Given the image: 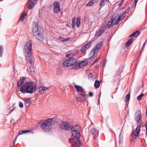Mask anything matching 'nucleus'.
I'll list each match as a JSON object with an SVG mask.
<instances>
[{
  "label": "nucleus",
  "instance_id": "1",
  "mask_svg": "<svg viewBox=\"0 0 147 147\" xmlns=\"http://www.w3.org/2000/svg\"><path fill=\"white\" fill-rule=\"evenodd\" d=\"M71 130L74 138L70 139L69 141H70V142L73 146L75 147H80L81 143L80 139V126L78 125L72 126Z\"/></svg>",
  "mask_w": 147,
  "mask_h": 147
},
{
  "label": "nucleus",
  "instance_id": "2",
  "mask_svg": "<svg viewBox=\"0 0 147 147\" xmlns=\"http://www.w3.org/2000/svg\"><path fill=\"white\" fill-rule=\"evenodd\" d=\"M58 122V119L57 117L52 118L48 119L45 120H42L39 122L40 128L45 132H48L51 131L52 124H55Z\"/></svg>",
  "mask_w": 147,
  "mask_h": 147
},
{
  "label": "nucleus",
  "instance_id": "3",
  "mask_svg": "<svg viewBox=\"0 0 147 147\" xmlns=\"http://www.w3.org/2000/svg\"><path fill=\"white\" fill-rule=\"evenodd\" d=\"M36 86L33 82H24L20 88V90L22 93H28L32 94L35 91Z\"/></svg>",
  "mask_w": 147,
  "mask_h": 147
},
{
  "label": "nucleus",
  "instance_id": "4",
  "mask_svg": "<svg viewBox=\"0 0 147 147\" xmlns=\"http://www.w3.org/2000/svg\"><path fill=\"white\" fill-rule=\"evenodd\" d=\"M32 43L31 41L29 40L27 42L24 46L23 49L24 53L25 55L27 57L26 59L27 61L31 57L32 54Z\"/></svg>",
  "mask_w": 147,
  "mask_h": 147
},
{
  "label": "nucleus",
  "instance_id": "5",
  "mask_svg": "<svg viewBox=\"0 0 147 147\" xmlns=\"http://www.w3.org/2000/svg\"><path fill=\"white\" fill-rule=\"evenodd\" d=\"M125 13H124L122 14L121 16H119L118 18L117 19L116 22L114 23V21L115 20L117 17V15H114L110 19L109 21L107 23V26L109 28H110L113 26L114 25H117L119 23V22L123 19L125 15Z\"/></svg>",
  "mask_w": 147,
  "mask_h": 147
},
{
  "label": "nucleus",
  "instance_id": "6",
  "mask_svg": "<svg viewBox=\"0 0 147 147\" xmlns=\"http://www.w3.org/2000/svg\"><path fill=\"white\" fill-rule=\"evenodd\" d=\"M68 59H64L63 60V65L65 67H69L76 65L77 62L76 59L71 57H68Z\"/></svg>",
  "mask_w": 147,
  "mask_h": 147
},
{
  "label": "nucleus",
  "instance_id": "7",
  "mask_svg": "<svg viewBox=\"0 0 147 147\" xmlns=\"http://www.w3.org/2000/svg\"><path fill=\"white\" fill-rule=\"evenodd\" d=\"M38 26L37 24L35 25V28L33 29V31L34 35L37 39L43 41L45 39V37L42 32L38 30Z\"/></svg>",
  "mask_w": 147,
  "mask_h": 147
},
{
  "label": "nucleus",
  "instance_id": "8",
  "mask_svg": "<svg viewBox=\"0 0 147 147\" xmlns=\"http://www.w3.org/2000/svg\"><path fill=\"white\" fill-rule=\"evenodd\" d=\"M59 127L62 130L69 131L71 129L72 125L68 122H63L59 125Z\"/></svg>",
  "mask_w": 147,
  "mask_h": 147
},
{
  "label": "nucleus",
  "instance_id": "9",
  "mask_svg": "<svg viewBox=\"0 0 147 147\" xmlns=\"http://www.w3.org/2000/svg\"><path fill=\"white\" fill-rule=\"evenodd\" d=\"M34 60V58L33 57H31L29 59L28 62L29 63V69H28V71L31 73V74L34 75L35 73L34 72V68L33 65L32 64V63Z\"/></svg>",
  "mask_w": 147,
  "mask_h": 147
},
{
  "label": "nucleus",
  "instance_id": "10",
  "mask_svg": "<svg viewBox=\"0 0 147 147\" xmlns=\"http://www.w3.org/2000/svg\"><path fill=\"white\" fill-rule=\"evenodd\" d=\"M74 87L76 89L78 92H81V93L79 94V95L82 96L84 98L87 97L88 95L86 94L85 90L81 86L75 84L74 85Z\"/></svg>",
  "mask_w": 147,
  "mask_h": 147
},
{
  "label": "nucleus",
  "instance_id": "11",
  "mask_svg": "<svg viewBox=\"0 0 147 147\" xmlns=\"http://www.w3.org/2000/svg\"><path fill=\"white\" fill-rule=\"evenodd\" d=\"M102 44L103 42L101 41L97 43L93 49L90 52V54H93V55H94L96 51H99L101 49Z\"/></svg>",
  "mask_w": 147,
  "mask_h": 147
},
{
  "label": "nucleus",
  "instance_id": "12",
  "mask_svg": "<svg viewBox=\"0 0 147 147\" xmlns=\"http://www.w3.org/2000/svg\"><path fill=\"white\" fill-rule=\"evenodd\" d=\"M88 63L87 60H85L83 61L79 62L78 63H76L75 65V67L74 68H78L82 67H83L86 66Z\"/></svg>",
  "mask_w": 147,
  "mask_h": 147
},
{
  "label": "nucleus",
  "instance_id": "13",
  "mask_svg": "<svg viewBox=\"0 0 147 147\" xmlns=\"http://www.w3.org/2000/svg\"><path fill=\"white\" fill-rule=\"evenodd\" d=\"M54 11L55 13H58L60 11V4L59 3L56 1L53 4Z\"/></svg>",
  "mask_w": 147,
  "mask_h": 147
},
{
  "label": "nucleus",
  "instance_id": "14",
  "mask_svg": "<svg viewBox=\"0 0 147 147\" xmlns=\"http://www.w3.org/2000/svg\"><path fill=\"white\" fill-rule=\"evenodd\" d=\"M89 136L92 135L94 136V140L96 139V137L98 136V133L97 130L94 128H92L90 130L89 133Z\"/></svg>",
  "mask_w": 147,
  "mask_h": 147
},
{
  "label": "nucleus",
  "instance_id": "15",
  "mask_svg": "<svg viewBox=\"0 0 147 147\" xmlns=\"http://www.w3.org/2000/svg\"><path fill=\"white\" fill-rule=\"evenodd\" d=\"M106 27L105 26H102L100 29L95 34V36L98 37L101 36L103 32L106 30Z\"/></svg>",
  "mask_w": 147,
  "mask_h": 147
},
{
  "label": "nucleus",
  "instance_id": "16",
  "mask_svg": "<svg viewBox=\"0 0 147 147\" xmlns=\"http://www.w3.org/2000/svg\"><path fill=\"white\" fill-rule=\"evenodd\" d=\"M141 126H138L132 134L133 138L135 139L139 134Z\"/></svg>",
  "mask_w": 147,
  "mask_h": 147
},
{
  "label": "nucleus",
  "instance_id": "17",
  "mask_svg": "<svg viewBox=\"0 0 147 147\" xmlns=\"http://www.w3.org/2000/svg\"><path fill=\"white\" fill-rule=\"evenodd\" d=\"M91 43L90 42H88L85 45L83 46L80 50L79 51L81 53L83 52L86 49H88L91 46Z\"/></svg>",
  "mask_w": 147,
  "mask_h": 147
},
{
  "label": "nucleus",
  "instance_id": "18",
  "mask_svg": "<svg viewBox=\"0 0 147 147\" xmlns=\"http://www.w3.org/2000/svg\"><path fill=\"white\" fill-rule=\"evenodd\" d=\"M37 3L36 0H30L28 2V8L29 9L32 8L34 5L36 4Z\"/></svg>",
  "mask_w": 147,
  "mask_h": 147
},
{
  "label": "nucleus",
  "instance_id": "19",
  "mask_svg": "<svg viewBox=\"0 0 147 147\" xmlns=\"http://www.w3.org/2000/svg\"><path fill=\"white\" fill-rule=\"evenodd\" d=\"M48 89V88L45 87L44 86H41L39 88V91L41 94H45L46 91Z\"/></svg>",
  "mask_w": 147,
  "mask_h": 147
},
{
  "label": "nucleus",
  "instance_id": "20",
  "mask_svg": "<svg viewBox=\"0 0 147 147\" xmlns=\"http://www.w3.org/2000/svg\"><path fill=\"white\" fill-rule=\"evenodd\" d=\"M136 116L135 117V119L136 122L138 123L139 121L141 120V116L140 115V112L139 111H138L136 112Z\"/></svg>",
  "mask_w": 147,
  "mask_h": 147
},
{
  "label": "nucleus",
  "instance_id": "21",
  "mask_svg": "<svg viewBox=\"0 0 147 147\" xmlns=\"http://www.w3.org/2000/svg\"><path fill=\"white\" fill-rule=\"evenodd\" d=\"M25 78L24 77H22L20 79L19 81H18V83H17V85L19 87L21 86V85H22L23 83L24 82H25Z\"/></svg>",
  "mask_w": 147,
  "mask_h": 147
},
{
  "label": "nucleus",
  "instance_id": "22",
  "mask_svg": "<svg viewBox=\"0 0 147 147\" xmlns=\"http://www.w3.org/2000/svg\"><path fill=\"white\" fill-rule=\"evenodd\" d=\"M79 52H80V51H78V50H77L72 53H70L69 54L67 55L66 56L67 57H74V55H76Z\"/></svg>",
  "mask_w": 147,
  "mask_h": 147
},
{
  "label": "nucleus",
  "instance_id": "23",
  "mask_svg": "<svg viewBox=\"0 0 147 147\" xmlns=\"http://www.w3.org/2000/svg\"><path fill=\"white\" fill-rule=\"evenodd\" d=\"M123 136L121 134L119 135V145H122L123 144Z\"/></svg>",
  "mask_w": 147,
  "mask_h": 147
},
{
  "label": "nucleus",
  "instance_id": "24",
  "mask_svg": "<svg viewBox=\"0 0 147 147\" xmlns=\"http://www.w3.org/2000/svg\"><path fill=\"white\" fill-rule=\"evenodd\" d=\"M27 16V14H26L25 12H23L19 20L22 21H23L24 19L26 18Z\"/></svg>",
  "mask_w": 147,
  "mask_h": 147
},
{
  "label": "nucleus",
  "instance_id": "25",
  "mask_svg": "<svg viewBox=\"0 0 147 147\" xmlns=\"http://www.w3.org/2000/svg\"><path fill=\"white\" fill-rule=\"evenodd\" d=\"M80 20L81 19L80 17L79 16L78 17L76 20V26L78 28H79L80 26Z\"/></svg>",
  "mask_w": 147,
  "mask_h": 147
},
{
  "label": "nucleus",
  "instance_id": "26",
  "mask_svg": "<svg viewBox=\"0 0 147 147\" xmlns=\"http://www.w3.org/2000/svg\"><path fill=\"white\" fill-rule=\"evenodd\" d=\"M59 38L60 41L63 42L67 41L70 40V38H64L61 36H59Z\"/></svg>",
  "mask_w": 147,
  "mask_h": 147
},
{
  "label": "nucleus",
  "instance_id": "27",
  "mask_svg": "<svg viewBox=\"0 0 147 147\" xmlns=\"http://www.w3.org/2000/svg\"><path fill=\"white\" fill-rule=\"evenodd\" d=\"M100 86V83L98 80H96L94 82V86L96 88H98Z\"/></svg>",
  "mask_w": 147,
  "mask_h": 147
},
{
  "label": "nucleus",
  "instance_id": "28",
  "mask_svg": "<svg viewBox=\"0 0 147 147\" xmlns=\"http://www.w3.org/2000/svg\"><path fill=\"white\" fill-rule=\"evenodd\" d=\"M133 38H131L128 40L127 43H126V47H129L130 45L133 42Z\"/></svg>",
  "mask_w": 147,
  "mask_h": 147
},
{
  "label": "nucleus",
  "instance_id": "29",
  "mask_svg": "<svg viewBox=\"0 0 147 147\" xmlns=\"http://www.w3.org/2000/svg\"><path fill=\"white\" fill-rule=\"evenodd\" d=\"M72 20V28H74L75 26L76 21V18L75 17L73 18Z\"/></svg>",
  "mask_w": 147,
  "mask_h": 147
},
{
  "label": "nucleus",
  "instance_id": "30",
  "mask_svg": "<svg viewBox=\"0 0 147 147\" xmlns=\"http://www.w3.org/2000/svg\"><path fill=\"white\" fill-rule=\"evenodd\" d=\"M95 2L94 0H92L90 1L88 3H87L86 6H92L93 5L94 3Z\"/></svg>",
  "mask_w": 147,
  "mask_h": 147
},
{
  "label": "nucleus",
  "instance_id": "31",
  "mask_svg": "<svg viewBox=\"0 0 147 147\" xmlns=\"http://www.w3.org/2000/svg\"><path fill=\"white\" fill-rule=\"evenodd\" d=\"M82 98L84 99L87 98L86 97L84 98L82 96L80 95L77 97V100L78 101H82L83 100Z\"/></svg>",
  "mask_w": 147,
  "mask_h": 147
},
{
  "label": "nucleus",
  "instance_id": "32",
  "mask_svg": "<svg viewBox=\"0 0 147 147\" xmlns=\"http://www.w3.org/2000/svg\"><path fill=\"white\" fill-rule=\"evenodd\" d=\"M3 47L2 45H0V56L2 57L3 53Z\"/></svg>",
  "mask_w": 147,
  "mask_h": 147
},
{
  "label": "nucleus",
  "instance_id": "33",
  "mask_svg": "<svg viewBox=\"0 0 147 147\" xmlns=\"http://www.w3.org/2000/svg\"><path fill=\"white\" fill-rule=\"evenodd\" d=\"M134 37H137L140 34V32L138 31H136L133 33Z\"/></svg>",
  "mask_w": 147,
  "mask_h": 147
},
{
  "label": "nucleus",
  "instance_id": "34",
  "mask_svg": "<svg viewBox=\"0 0 147 147\" xmlns=\"http://www.w3.org/2000/svg\"><path fill=\"white\" fill-rule=\"evenodd\" d=\"M130 96V94L129 93H128L127 94L125 97V99L126 101H128L129 100Z\"/></svg>",
  "mask_w": 147,
  "mask_h": 147
},
{
  "label": "nucleus",
  "instance_id": "35",
  "mask_svg": "<svg viewBox=\"0 0 147 147\" xmlns=\"http://www.w3.org/2000/svg\"><path fill=\"white\" fill-rule=\"evenodd\" d=\"M144 94L143 93L141 94L140 95L138 96L137 97V99L138 100H140L144 96Z\"/></svg>",
  "mask_w": 147,
  "mask_h": 147
},
{
  "label": "nucleus",
  "instance_id": "36",
  "mask_svg": "<svg viewBox=\"0 0 147 147\" xmlns=\"http://www.w3.org/2000/svg\"><path fill=\"white\" fill-rule=\"evenodd\" d=\"M31 102H25L24 105L26 107H28L30 105V104Z\"/></svg>",
  "mask_w": 147,
  "mask_h": 147
},
{
  "label": "nucleus",
  "instance_id": "37",
  "mask_svg": "<svg viewBox=\"0 0 147 147\" xmlns=\"http://www.w3.org/2000/svg\"><path fill=\"white\" fill-rule=\"evenodd\" d=\"M93 78L92 74V73H90L88 76V78L89 79H92Z\"/></svg>",
  "mask_w": 147,
  "mask_h": 147
},
{
  "label": "nucleus",
  "instance_id": "38",
  "mask_svg": "<svg viewBox=\"0 0 147 147\" xmlns=\"http://www.w3.org/2000/svg\"><path fill=\"white\" fill-rule=\"evenodd\" d=\"M19 106L20 108H22L23 107L24 105L23 103L21 102H20L19 103Z\"/></svg>",
  "mask_w": 147,
  "mask_h": 147
},
{
  "label": "nucleus",
  "instance_id": "39",
  "mask_svg": "<svg viewBox=\"0 0 147 147\" xmlns=\"http://www.w3.org/2000/svg\"><path fill=\"white\" fill-rule=\"evenodd\" d=\"M105 0H101L100 3V6H102Z\"/></svg>",
  "mask_w": 147,
  "mask_h": 147
},
{
  "label": "nucleus",
  "instance_id": "40",
  "mask_svg": "<svg viewBox=\"0 0 147 147\" xmlns=\"http://www.w3.org/2000/svg\"><path fill=\"white\" fill-rule=\"evenodd\" d=\"M138 1V0H135L134 1L135 4L134 5H133V7L135 8L136 7Z\"/></svg>",
  "mask_w": 147,
  "mask_h": 147
},
{
  "label": "nucleus",
  "instance_id": "41",
  "mask_svg": "<svg viewBox=\"0 0 147 147\" xmlns=\"http://www.w3.org/2000/svg\"><path fill=\"white\" fill-rule=\"evenodd\" d=\"M100 59V57H99L98 58L96 59L95 61H94L93 63V64H94L96 62Z\"/></svg>",
  "mask_w": 147,
  "mask_h": 147
},
{
  "label": "nucleus",
  "instance_id": "42",
  "mask_svg": "<svg viewBox=\"0 0 147 147\" xmlns=\"http://www.w3.org/2000/svg\"><path fill=\"white\" fill-rule=\"evenodd\" d=\"M124 0H122L121 1V2L120 3V4L119 5V7H121V5H122V4L123 3V2L124 1Z\"/></svg>",
  "mask_w": 147,
  "mask_h": 147
},
{
  "label": "nucleus",
  "instance_id": "43",
  "mask_svg": "<svg viewBox=\"0 0 147 147\" xmlns=\"http://www.w3.org/2000/svg\"><path fill=\"white\" fill-rule=\"evenodd\" d=\"M145 127L146 129V135L147 134V121H146L145 125Z\"/></svg>",
  "mask_w": 147,
  "mask_h": 147
},
{
  "label": "nucleus",
  "instance_id": "44",
  "mask_svg": "<svg viewBox=\"0 0 147 147\" xmlns=\"http://www.w3.org/2000/svg\"><path fill=\"white\" fill-rule=\"evenodd\" d=\"M88 95L89 96L91 97L93 95V93L92 92H90L89 93Z\"/></svg>",
  "mask_w": 147,
  "mask_h": 147
},
{
  "label": "nucleus",
  "instance_id": "45",
  "mask_svg": "<svg viewBox=\"0 0 147 147\" xmlns=\"http://www.w3.org/2000/svg\"><path fill=\"white\" fill-rule=\"evenodd\" d=\"M31 100L30 98H26L24 100V101H30Z\"/></svg>",
  "mask_w": 147,
  "mask_h": 147
},
{
  "label": "nucleus",
  "instance_id": "46",
  "mask_svg": "<svg viewBox=\"0 0 147 147\" xmlns=\"http://www.w3.org/2000/svg\"><path fill=\"white\" fill-rule=\"evenodd\" d=\"M22 131H23V133H26L29 131L28 130H22Z\"/></svg>",
  "mask_w": 147,
  "mask_h": 147
},
{
  "label": "nucleus",
  "instance_id": "47",
  "mask_svg": "<svg viewBox=\"0 0 147 147\" xmlns=\"http://www.w3.org/2000/svg\"><path fill=\"white\" fill-rule=\"evenodd\" d=\"M23 133V131L22 130H20L18 132V134L19 135H20L22 134Z\"/></svg>",
  "mask_w": 147,
  "mask_h": 147
},
{
  "label": "nucleus",
  "instance_id": "48",
  "mask_svg": "<svg viewBox=\"0 0 147 147\" xmlns=\"http://www.w3.org/2000/svg\"><path fill=\"white\" fill-rule=\"evenodd\" d=\"M14 110V108H13L12 109H11L9 113V114H10L11 113V112Z\"/></svg>",
  "mask_w": 147,
  "mask_h": 147
},
{
  "label": "nucleus",
  "instance_id": "49",
  "mask_svg": "<svg viewBox=\"0 0 147 147\" xmlns=\"http://www.w3.org/2000/svg\"><path fill=\"white\" fill-rule=\"evenodd\" d=\"M129 37H134V36L133 33H132L130 35H129Z\"/></svg>",
  "mask_w": 147,
  "mask_h": 147
},
{
  "label": "nucleus",
  "instance_id": "50",
  "mask_svg": "<svg viewBox=\"0 0 147 147\" xmlns=\"http://www.w3.org/2000/svg\"><path fill=\"white\" fill-rule=\"evenodd\" d=\"M18 136H17L16 138H15V140L14 141L13 143V144H14L15 143V141H16V139H17V137H18Z\"/></svg>",
  "mask_w": 147,
  "mask_h": 147
},
{
  "label": "nucleus",
  "instance_id": "51",
  "mask_svg": "<svg viewBox=\"0 0 147 147\" xmlns=\"http://www.w3.org/2000/svg\"><path fill=\"white\" fill-rule=\"evenodd\" d=\"M145 44H145L144 43V44L143 45V46H142V49H143L144 48V46L145 45Z\"/></svg>",
  "mask_w": 147,
  "mask_h": 147
},
{
  "label": "nucleus",
  "instance_id": "52",
  "mask_svg": "<svg viewBox=\"0 0 147 147\" xmlns=\"http://www.w3.org/2000/svg\"><path fill=\"white\" fill-rule=\"evenodd\" d=\"M145 44H145L144 43V44L143 45V46H142V49H143L144 48V46L145 45Z\"/></svg>",
  "mask_w": 147,
  "mask_h": 147
},
{
  "label": "nucleus",
  "instance_id": "53",
  "mask_svg": "<svg viewBox=\"0 0 147 147\" xmlns=\"http://www.w3.org/2000/svg\"><path fill=\"white\" fill-rule=\"evenodd\" d=\"M147 42V39L146 40L145 42H144V44H146Z\"/></svg>",
  "mask_w": 147,
  "mask_h": 147
},
{
  "label": "nucleus",
  "instance_id": "54",
  "mask_svg": "<svg viewBox=\"0 0 147 147\" xmlns=\"http://www.w3.org/2000/svg\"><path fill=\"white\" fill-rule=\"evenodd\" d=\"M99 67V66L98 65H96V67Z\"/></svg>",
  "mask_w": 147,
  "mask_h": 147
},
{
  "label": "nucleus",
  "instance_id": "55",
  "mask_svg": "<svg viewBox=\"0 0 147 147\" xmlns=\"http://www.w3.org/2000/svg\"><path fill=\"white\" fill-rule=\"evenodd\" d=\"M98 105H99V104H100V102H98Z\"/></svg>",
  "mask_w": 147,
  "mask_h": 147
},
{
  "label": "nucleus",
  "instance_id": "56",
  "mask_svg": "<svg viewBox=\"0 0 147 147\" xmlns=\"http://www.w3.org/2000/svg\"><path fill=\"white\" fill-rule=\"evenodd\" d=\"M119 147H122V145H119Z\"/></svg>",
  "mask_w": 147,
  "mask_h": 147
},
{
  "label": "nucleus",
  "instance_id": "57",
  "mask_svg": "<svg viewBox=\"0 0 147 147\" xmlns=\"http://www.w3.org/2000/svg\"><path fill=\"white\" fill-rule=\"evenodd\" d=\"M100 97H99V98H98V101H100Z\"/></svg>",
  "mask_w": 147,
  "mask_h": 147
},
{
  "label": "nucleus",
  "instance_id": "58",
  "mask_svg": "<svg viewBox=\"0 0 147 147\" xmlns=\"http://www.w3.org/2000/svg\"><path fill=\"white\" fill-rule=\"evenodd\" d=\"M106 0V1L107 2V1H109V0Z\"/></svg>",
  "mask_w": 147,
  "mask_h": 147
},
{
  "label": "nucleus",
  "instance_id": "59",
  "mask_svg": "<svg viewBox=\"0 0 147 147\" xmlns=\"http://www.w3.org/2000/svg\"><path fill=\"white\" fill-rule=\"evenodd\" d=\"M3 0H0V1H2Z\"/></svg>",
  "mask_w": 147,
  "mask_h": 147
},
{
  "label": "nucleus",
  "instance_id": "60",
  "mask_svg": "<svg viewBox=\"0 0 147 147\" xmlns=\"http://www.w3.org/2000/svg\"><path fill=\"white\" fill-rule=\"evenodd\" d=\"M11 147H12V146H11Z\"/></svg>",
  "mask_w": 147,
  "mask_h": 147
}]
</instances>
